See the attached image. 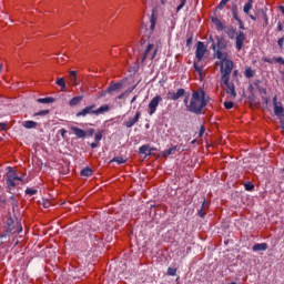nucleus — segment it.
<instances>
[{
  "label": "nucleus",
  "mask_w": 284,
  "mask_h": 284,
  "mask_svg": "<svg viewBox=\"0 0 284 284\" xmlns=\"http://www.w3.org/2000/svg\"><path fill=\"white\" fill-rule=\"evenodd\" d=\"M214 59H219V61L215 62V65L220 67V72L222 74L221 85H224V90L231 99H236V88L234 87V83L230 82V75L234 70V61L230 59V53L227 51H216L214 53Z\"/></svg>",
  "instance_id": "nucleus-1"
},
{
  "label": "nucleus",
  "mask_w": 284,
  "mask_h": 284,
  "mask_svg": "<svg viewBox=\"0 0 284 284\" xmlns=\"http://www.w3.org/2000/svg\"><path fill=\"white\" fill-rule=\"evenodd\" d=\"M209 98L205 95V90L199 88L194 90L190 97H185L184 105L187 112H192L193 114H202L203 110L207 108Z\"/></svg>",
  "instance_id": "nucleus-2"
},
{
  "label": "nucleus",
  "mask_w": 284,
  "mask_h": 284,
  "mask_svg": "<svg viewBox=\"0 0 284 284\" xmlns=\"http://www.w3.org/2000/svg\"><path fill=\"white\" fill-rule=\"evenodd\" d=\"M8 170L9 171L7 172L6 181H7V185H8L9 190H12V187H17V185H19V183L26 184L23 179L20 178L19 174H17L14 169L8 168Z\"/></svg>",
  "instance_id": "nucleus-3"
},
{
  "label": "nucleus",
  "mask_w": 284,
  "mask_h": 284,
  "mask_svg": "<svg viewBox=\"0 0 284 284\" xmlns=\"http://www.w3.org/2000/svg\"><path fill=\"white\" fill-rule=\"evenodd\" d=\"M158 52H159V45L149 43L143 52L142 63H145L146 59H150V61H154V59H156Z\"/></svg>",
  "instance_id": "nucleus-4"
},
{
  "label": "nucleus",
  "mask_w": 284,
  "mask_h": 284,
  "mask_svg": "<svg viewBox=\"0 0 284 284\" xmlns=\"http://www.w3.org/2000/svg\"><path fill=\"white\" fill-rule=\"evenodd\" d=\"M216 39V43L212 44V50H214V52H224L223 50H225L227 48V40H225V38L223 37H215Z\"/></svg>",
  "instance_id": "nucleus-5"
},
{
  "label": "nucleus",
  "mask_w": 284,
  "mask_h": 284,
  "mask_svg": "<svg viewBox=\"0 0 284 284\" xmlns=\"http://www.w3.org/2000/svg\"><path fill=\"white\" fill-rule=\"evenodd\" d=\"M206 52H207V47H205V43L199 41L196 43V50H195V59L197 60V63L203 61V57H205Z\"/></svg>",
  "instance_id": "nucleus-6"
},
{
  "label": "nucleus",
  "mask_w": 284,
  "mask_h": 284,
  "mask_svg": "<svg viewBox=\"0 0 284 284\" xmlns=\"http://www.w3.org/2000/svg\"><path fill=\"white\" fill-rule=\"evenodd\" d=\"M163 101V98L161 95H155L149 103V110L148 113L150 116H152L156 112V108H159V103Z\"/></svg>",
  "instance_id": "nucleus-7"
},
{
  "label": "nucleus",
  "mask_w": 284,
  "mask_h": 284,
  "mask_svg": "<svg viewBox=\"0 0 284 284\" xmlns=\"http://www.w3.org/2000/svg\"><path fill=\"white\" fill-rule=\"evenodd\" d=\"M274 114L280 119L282 125L284 121V108L281 102H276V98H274Z\"/></svg>",
  "instance_id": "nucleus-8"
},
{
  "label": "nucleus",
  "mask_w": 284,
  "mask_h": 284,
  "mask_svg": "<svg viewBox=\"0 0 284 284\" xmlns=\"http://www.w3.org/2000/svg\"><path fill=\"white\" fill-rule=\"evenodd\" d=\"M245 39H247L245 33L243 31H240L235 38V48L237 52H241V50H243V43H245Z\"/></svg>",
  "instance_id": "nucleus-9"
},
{
  "label": "nucleus",
  "mask_w": 284,
  "mask_h": 284,
  "mask_svg": "<svg viewBox=\"0 0 284 284\" xmlns=\"http://www.w3.org/2000/svg\"><path fill=\"white\" fill-rule=\"evenodd\" d=\"M166 97L170 101H179V99L185 97V89H179L176 92L169 91Z\"/></svg>",
  "instance_id": "nucleus-10"
},
{
  "label": "nucleus",
  "mask_w": 284,
  "mask_h": 284,
  "mask_svg": "<svg viewBox=\"0 0 284 284\" xmlns=\"http://www.w3.org/2000/svg\"><path fill=\"white\" fill-rule=\"evenodd\" d=\"M95 108H97V105H94V104L88 105L84 109H82L81 111H79L75 116L80 118V116H88V114H95V112H97L94 110Z\"/></svg>",
  "instance_id": "nucleus-11"
},
{
  "label": "nucleus",
  "mask_w": 284,
  "mask_h": 284,
  "mask_svg": "<svg viewBox=\"0 0 284 284\" xmlns=\"http://www.w3.org/2000/svg\"><path fill=\"white\" fill-rule=\"evenodd\" d=\"M121 90H123V83L121 82H116V83H113L111 82L106 89V92L109 94H114V92H121Z\"/></svg>",
  "instance_id": "nucleus-12"
},
{
  "label": "nucleus",
  "mask_w": 284,
  "mask_h": 284,
  "mask_svg": "<svg viewBox=\"0 0 284 284\" xmlns=\"http://www.w3.org/2000/svg\"><path fill=\"white\" fill-rule=\"evenodd\" d=\"M139 119H141V112L138 111L134 118H130L128 121L124 122L125 128H132L135 123H139Z\"/></svg>",
  "instance_id": "nucleus-13"
},
{
  "label": "nucleus",
  "mask_w": 284,
  "mask_h": 284,
  "mask_svg": "<svg viewBox=\"0 0 284 284\" xmlns=\"http://www.w3.org/2000/svg\"><path fill=\"white\" fill-rule=\"evenodd\" d=\"M70 130L73 132V134H75L78 139H85L87 136L85 130L83 129H79L78 126L72 125L70 126Z\"/></svg>",
  "instance_id": "nucleus-14"
},
{
  "label": "nucleus",
  "mask_w": 284,
  "mask_h": 284,
  "mask_svg": "<svg viewBox=\"0 0 284 284\" xmlns=\"http://www.w3.org/2000/svg\"><path fill=\"white\" fill-rule=\"evenodd\" d=\"M179 150H181V148H179V145L172 146V148L163 151L162 156L168 159V156H171L172 154H176L179 152Z\"/></svg>",
  "instance_id": "nucleus-15"
},
{
  "label": "nucleus",
  "mask_w": 284,
  "mask_h": 284,
  "mask_svg": "<svg viewBox=\"0 0 284 284\" xmlns=\"http://www.w3.org/2000/svg\"><path fill=\"white\" fill-rule=\"evenodd\" d=\"M252 8H254V4L246 2L243 7V12L246 13L252 21H256V17L250 14V10H252Z\"/></svg>",
  "instance_id": "nucleus-16"
},
{
  "label": "nucleus",
  "mask_w": 284,
  "mask_h": 284,
  "mask_svg": "<svg viewBox=\"0 0 284 284\" xmlns=\"http://www.w3.org/2000/svg\"><path fill=\"white\" fill-rule=\"evenodd\" d=\"M22 125L27 129V130H34L39 126V123L38 122H34L32 120H28V121H24L22 123Z\"/></svg>",
  "instance_id": "nucleus-17"
},
{
  "label": "nucleus",
  "mask_w": 284,
  "mask_h": 284,
  "mask_svg": "<svg viewBox=\"0 0 284 284\" xmlns=\"http://www.w3.org/2000/svg\"><path fill=\"white\" fill-rule=\"evenodd\" d=\"M207 207H210V203H207V201H203L202 203V206H201V210H199L197 212V215L201 217V219H204L205 217V210H207Z\"/></svg>",
  "instance_id": "nucleus-18"
},
{
  "label": "nucleus",
  "mask_w": 284,
  "mask_h": 284,
  "mask_svg": "<svg viewBox=\"0 0 284 284\" xmlns=\"http://www.w3.org/2000/svg\"><path fill=\"white\" fill-rule=\"evenodd\" d=\"M212 23H214L216 30H219V32H223L224 30V26H223V22H221V20H219V18H212L211 19Z\"/></svg>",
  "instance_id": "nucleus-19"
},
{
  "label": "nucleus",
  "mask_w": 284,
  "mask_h": 284,
  "mask_svg": "<svg viewBox=\"0 0 284 284\" xmlns=\"http://www.w3.org/2000/svg\"><path fill=\"white\" fill-rule=\"evenodd\" d=\"M82 101H83V95H78L70 100L69 105L71 108H74V105H79V103H81Z\"/></svg>",
  "instance_id": "nucleus-20"
},
{
  "label": "nucleus",
  "mask_w": 284,
  "mask_h": 284,
  "mask_svg": "<svg viewBox=\"0 0 284 284\" xmlns=\"http://www.w3.org/2000/svg\"><path fill=\"white\" fill-rule=\"evenodd\" d=\"M267 250V243H260L253 245V252H265Z\"/></svg>",
  "instance_id": "nucleus-21"
},
{
  "label": "nucleus",
  "mask_w": 284,
  "mask_h": 284,
  "mask_svg": "<svg viewBox=\"0 0 284 284\" xmlns=\"http://www.w3.org/2000/svg\"><path fill=\"white\" fill-rule=\"evenodd\" d=\"M110 110V105L103 104L98 110H95V116H99V114H105Z\"/></svg>",
  "instance_id": "nucleus-22"
},
{
  "label": "nucleus",
  "mask_w": 284,
  "mask_h": 284,
  "mask_svg": "<svg viewBox=\"0 0 284 284\" xmlns=\"http://www.w3.org/2000/svg\"><path fill=\"white\" fill-rule=\"evenodd\" d=\"M193 68L197 72L200 79H203V68L199 65V62L194 61Z\"/></svg>",
  "instance_id": "nucleus-23"
},
{
  "label": "nucleus",
  "mask_w": 284,
  "mask_h": 284,
  "mask_svg": "<svg viewBox=\"0 0 284 284\" xmlns=\"http://www.w3.org/2000/svg\"><path fill=\"white\" fill-rule=\"evenodd\" d=\"M55 83L61 88V92H65L68 90L65 87V79L60 78L55 81Z\"/></svg>",
  "instance_id": "nucleus-24"
},
{
  "label": "nucleus",
  "mask_w": 284,
  "mask_h": 284,
  "mask_svg": "<svg viewBox=\"0 0 284 284\" xmlns=\"http://www.w3.org/2000/svg\"><path fill=\"white\" fill-rule=\"evenodd\" d=\"M69 79L72 85H78L77 83V71L69 72Z\"/></svg>",
  "instance_id": "nucleus-25"
},
{
  "label": "nucleus",
  "mask_w": 284,
  "mask_h": 284,
  "mask_svg": "<svg viewBox=\"0 0 284 284\" xmlns=\"http://www.w3.org/2000/svg\"><path fill=\"white\" fill-rule=\"evenodd\" d=\"M93 173H94V172L92 171L91 168H85V169H83V170L80 172L81 176H87V178L92 176Z\"/></svg>",
  "instance_id": "nucleus-26"
},
{
  "label": "nucleus",
  "mask_w": 284,
  "mask_h": 284,
  "mask_svg": "<svg viewBox=\"0 0 284 284\" xmlns=\"http://www.w3.org/2000/svg\"><path fill=\"white\" fill-rule=\"evenodd\" d=\"M126 162H128V160H125L121 156H116L111 160V163H118V165H123V163H126Z\"/></svg>",
  "instance_id": "nucleus-27"
},
{
  "label": "nucleus",
  "mask_w": 284,
  "mask_h": 284,
  "mask_svg": "<svg viewBox=\"0 0 284 284\" xmlns=\"http://www.w3.org/2000/svg\"><path fill=\"white\" fill-rule=\"evenodd\" d=\"M38 103H54V98H39L37 100Z\"/></svg>",
  "instance_id": "nucleus-28"
},
{
  "label": "nucleus",
  "mask_w": 284,
  "mask_h": 284,
  "mask_svg": "<svg viewBox=\"0 0 284 284\" xmlns=\"http://www.w3.org/2000/svg\"><path fill=\"white\" fill-rule=\"evenodd\" d=\"M150 30L154 31V28H156V16L154 13H152L151 16V20H150Z\"/></svg>",
  "instance_id": "nucleus-29"
},
{
  "label": "nucleus",
  "mask_w": 284,
  "mask_h": 284,
  "mask_svg": "<svg viewBox=\"0 0 284 284\" xmlns=\"http://www.w3.org/2000/svg\"><path fill=\"white\" fill-rule=\"evenodd\" d=\"M244 77H246V79H252V77H254V70H252V68H246Z\"/></svg>",
  "instance_id": "nucleus-30"
},
{
  "label": "nucleus",
  "mask_w": 284,
  "mask_h": 284,
  "mask_svg": "<svg viewBox=\"0 0 284 284\" xmlns=\"http://www.w3.org/2000/svg\"><path fill=\"white\" fill-rule=\"evenodd\" d=\"M101 139H103V130H99L95 133V138H94L95 143H100Z\"/></svg>",
  "instance_id": "nucleus-31"
},
{
  "label": "nucleus",
  "mask_w": 284,
  "mask_h": 284,
  "mask_svg": "<svg viewBox=\"0 0 284 284\" xmlns=\"http://www.w3.org/2000/svg\"><path fill=\"white\" fill-rule=\"evenodd\" d=\"M150 152V145L144 144L140 148V154H148Z\"/></svg>",
  "instance_id": "nucleus-32"
},
{
  "label": "nucleus",
  "mask_w": 284,
  "mask_h": 284,
  "mask_svg": "<svg viewBox=\"0 0 284 284\" xmlns=\"http://www.w3.org/2000/svg\"><path fill=\"white\" fill-rule=\"evenodd\" d=\"M47 114H50V110H42L40 112H36L33 116H47Z\"/></svg>",
  "instance_id": "nucleus-33"
},
{
  "label": "nucleus",
  "mask_w": 284,
  "mask_h": 284,
  "mask_svg": "<svg viewBox=\"0 0 284 284\" xmlns=\"http://www.w3.org/2000/svg\"><path fill=\"white\" fill-rule=\"evenodd\" d=\"M244 187H245L246 192H252L254 190V185L252 184V182L245 183Z\"/></svg>",
  "instance_id": "nucleus-34"
},
{
  "label": "nucleus",
  "mask_w": 284,
  "mask_h": 284,
  "mask_svg": "<svg viewBox=\"0 0 284 284\" xmlns=\"http://www.w3.org/2000/svg\"><path fill=\"white\" fill-rule=\"evenodd\" d=\"M186 0H180V4L176 8V12H181L183 8L185 7Z\"/></svg>",
  "instance_id": "nucleus-35"
},
{
  "label": "nucleus",
  "mask_w": 284,
  "mask_h": 284,
  "mask_svg": "<svg viewBox=\"0 0 284 284\" xmlns=\"http://www.w3.org/2000/svg\"><path fill=\"white\" fill-rule=\"evenodd\" d=\"M224 108L226 110H232V108H234V102L232 101L224 102Z\"/></svg>",
  "instance_id": "nucleus-36"
},
{
  "label": "nucleus",
  "mask_w": 284,
  "mask_h": 284,
  "mask_svg": "<svg viewBox=\"0 0 284 284\" xmlns=\"http://www.w3.org/2000/svg\"><path fill=\"white\" fill-rule=\"evenodd\" d=\"M26 194H28L29 196H34V194H37V190H34V189H27L26 190Z\"/></svg>",
  "instance_id": "nucleus-37"
},
{
  "label": "nucleus",
  "mask_w": 284,
  "mask_h": 284,
  "mask_svg": "<svg viewBox=\"0 0 284 284\" xmlns=\"http://www.w3.org/2000/svg\"><path fill=\"white\" fill-rule=\"evenodd\" d=\"M168 275L169 276H176V268L169 267L168 268Z\"/></svg>",
  "instance_id": "nucleus-38"
},
{
  "label": "nucleus",
  "mask_w": 284,
  "mask_h": 284,
  "mask_svg": "<svg viewBox=\"0 0 284 284\" xmlns=\"http://www.w3.org/2000/svg\"><path fill=\"white\" fill-rule=\"evenodd\" d=\"M87 136H94V129H89L85 131Z\"/></svg>",
  "instance_id": "nucleus-39"
},
{
  "label": "nucleus",
  "mask_w": 284,
  "mask_h": 284,
  "mask_svg": "<svg viewBox=\"0 0 284 284\" xmlns=\"http://www.w3.org/2000/svg\"><path fill=\"white\" fill-rule=\"evenodd\" d=\"M225 6H227L226 2H224L223 0H221L220 4L217 6L219 10H223V8H225Z\"/></svg>",
  "instance_id": "nucleus-40"
},
{
  "label": "nucleus",
  "mask_w": 284,
  "mask_h": 284,
  "mask_svg": "<svg viewBox=\"0 0 284 284\" xmlns=\"http://www.w3.org/2000/svg\"><path fill=\"white\" fill-rule=\"evenodd\" d=\"M234 34H236V30L231 29L230 32H229L230 39H234Z\"/></svg>",
  "instance_id": "nucleus-41"
},
{
  "label": "nucleus",
  "mask_w": 284,
  "mask_h": 284,
  "mask_svg": "<svg viewBox=\"0 0 284 284\" xmlns=\"http://www.w3.org/2000/svg\"><path fill=\"white\" fill-rule=\"evenodd\" d=\"M233 18L235 19V21H241V18H239V12L233 11Z\"/></svg>",
  "instance_id": "nucleus-42"
},
{
  "label": "nucleus",
  "mask_w": 284,
  "mask_h": 284,
  "mask_svg": "<svg viewBox=\"0 0 284 284\" xmlns=\"http://www.w3.org/2000/svg\"><path fill=\"white\" fill-rule=\"evenodd\" d=\"M203 134H205V126L202 125L199 132V136L201 138Z\"/></svg>",
  "instance_id": "nucleus-43"
},
{
  "label": "nucleus",
  "mask_w": 284,
  "mask_h": 284,
  "mask_svg": "<svg viewBox=\"0 0 284 284\" xmlns=\"http://www.w3.org/2000/svg\"><path fill=\"white\" fill-rule=\"evenodd\" d=\"M60 134H61L62 139H65V134H68V131L65 129H61Z\"/></svg>",
  "instance_id": "nucleus-44"
},
{
  "label": "nucleus",
  "mask_w": 284,
  "mask_h": 284,
  "mask_svg": "<svg viewBox=\"0 0 284 284\" xmlns=\"http://www.w3.org/2000/svg\"><path fill=\"white\" fill-rule=\"evenodd\" d=\"M3 207H6V200L0 199V211L3 210Z\"/></svg>",
  "instance_id": "nucleus-45"
},
{
  "label": "nucleus",
  "mask_w": 284,
  "mask_h": 284,
  "mask_svg": "<svg viewBox=\"0 0 284 284\" xmlns=\"http://www.w3.org/2000/svg\"><path fill=\"white\" fill-rule=\"evenodd\" d=\"M239 26L241 30H245V26L243 24V20H239Z\"/></svg>",
  "instance_id": "nucleus-46"
},
{
  "label": "nucleus",
  "mask_w": 284,
  "mask_h": 284,
  "mask_svg": "<svg viewBox=\"0 0 284 284\" xmlns=\"http://www.w3.org/2000/svg\"><path fill=\"white\" fill-rule=\"evenodd\" d=\"M91 148H92V150H94L95 148H99V142L91 143Z\"/></svg>",
  "instance_id": "nucleus-47"
},
{
  "label": "nucleus",
  "mask_w": 284,
  "mask_h": 284,
  "mask_svg": "<svg viewBox=\"0 0 284 284\" xmlns=\"http://www.w3.org/2000/svg\"><path fill=\"white\" fill-rule=\"evenodd\" d=\"M1 130H7L8 125L6 123H0Z\"/></svg>",
  "instance_id": "nucleus-48"
},
{
  "label": "nucleus",
  "mask_w": 284,
  "mask_h": 284,
  "mask_svg": "<svg viewBox=\"0 0 284 284\" xmlns=\"http://www.w3.org/2000/svg\"><path fill=\"white\" fill-rule=\"evenodd\" d=\"M263 17H264V23H265V26H267V23H268V22H267V14H266V13H264V16H263Z\"/></svg>",
  "instance_id": "nucleus-49"
},
{
  "label": "nucleus",
  "mask_w": 284,
  "mask_h": 284,
  "mask_svg": "<svg viewBox=\"0 0 284 284\" xmlns=\"http://www.w3.org/2000/svg\"><path fill=\"white\" fill-rule=\"evenodd\" d=\"M190 43H192V38H189V39L186 40V45H190Z\"/></svg>",
  "instance_id": "nucleus-50"
},
{
  "label": "nucleus",
  "mask_w": 284,
  "mask_h": 284,
  "mask_svg": "<svg viewBox=\"0 0 284 284\" xmlns=\"http://www.w3.org/2000/svg\"><path fill=\"white\" fill-rule=\"evenodd\" d=\"M124 97H125V93H122V94L118 95V99L121 100V99H123Z\"/></svg>",
  "instance_id": "nucleus-51"
},
{
  "label": "nucleus",
  "mask_w": 284,
  "mask_h": 284,
  "mask_svg": "<svg viewBox=\"0 0 284 284\" xmlns=\"http://www.w3.org/2000/svg\"><path fill=\"white\" fill-rule=\"evenodd\" d=\"M162 6H165L168 3V0H160Z\"/></svg>",
  "instance_id": "nucleus-52"
},
{
  "label": "nucleus",
  "mask_w": 284,
  "mask_h": 284,
  "mask_svg": "<svg viewBox=\"0 0 284 284\" xmlns=\"http://www.w3.org/2000/svg\"><path fill=\"white\" fill-rule=\"evenodd\" d=\"M134 101H136V95L132 98L131 103H134Z\"/></svg>",
  "instance_id": "nucleus-53"
},
{
  "label": "nucleus",
  "mask_w": 284,
  "mask_h": 284,
  "mask_svg": "<svg viewBox=\"0 0 284 284\" xmlns=\"http://www.w3.org/2000/svg\"><path fill=\"white\" fill-rule=\"evenodd\" d=\"M247 3H251L254 6V0H247Z\"/></svg>",
  "instance_id": "nucleus-54"
},
{
  "label": "nucleus",
  "mask_w": 284,
  "mask_h": 284,
  "mask_svg": "<svg viewBox=\"0 0 284 284\" xmlns=\"http://www.w3.org/2000/svg\"><path fill=\"white\" fill-rule=\"evenodd\" d=\"M2 70H3V64L0 63V74H1Z\"/></svg>",
  "instance_id": "nucleus-55"
},
{
  "label": "nucleus",
  "mask_w": 284,
  "mask_h": 284,
  "mask_svg": "<svg viewBox=\"0 0 284 284\" xmlns=\"http://www.w3.org/2000/svg\"><path fill=\"white\" fill-rule=\"evenodd\" d=\"M278 30H283V27L281 24L278 26Z\"/></svg>",
  "instance_id": "nucleus-56"
},
{
  "label": "nucleus",
  "mask_w": 284,
  "mask_h": 284,
  "mask_svg": "<svg viewBox=\"0 0 284 284\" xmlns=\"http://www.w3.org/2000/svg\"><path fill=\"white\" fill-rule=\"evenodd\" d=\"M281 125H282V129L284 130V121H282V124H281Z\"/></svg>",
  "instance_id": "nucleus-57"
},
{
  "label": "nucleus",
  "mask_w": 284,
  "mask_h": 284,
  "mask_svg": "<svg viewBox=\"0 0 284 284\" xmlns=\"http://www.w3.org/2000/svg\"><path fill=\"white\" fill-rule=\"evenodd\" d=\"M224 3H227L230 0H222Z\"/></svg>",
  "instance_id": "nucleus-58"
},
{
  "label": "nucleus",
  "mask_w": 284,
  "mask_h": 284,
  "mask_svg": "<svg viewBox=\"0 0 284 284\" xmlns=\"http://www.w3.org/2000/svg\"><path fill=\"white\" fill-rule=\"evenodd\" d=\"M0 239H3V235H0Z\"/></svg>",
  "instance_id": "nucleus-59"
},
{
  "label": "nucleus",
  "mask_w": 284,
  "mask_h": 284,
  "mask_svg": "<svg viewBox=\"0 0 284 284\" xmlns=\"http://www.w3.org/2000/svg\"><path fill=\"white\" fill-rule=\"evenodd\" d=\"M237 73V71H234V74H236Z\"/></svg>",
  "instance_id": "nucleus-60"
}]
</instances>
